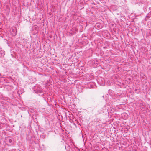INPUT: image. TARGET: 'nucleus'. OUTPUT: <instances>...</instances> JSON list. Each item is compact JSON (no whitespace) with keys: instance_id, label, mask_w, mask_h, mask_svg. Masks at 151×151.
<instances>
[{"instance_id":"nucleus-1","label":"nucleus","mask_w":151,"mask_h":151,"mask_svg":"<svg viewBox=\"0 0 151 151\" xmlns=\"http://www.w3.org/2000/svg\"><path fill=\"white\" fill-rule=\"evenodd\" d=\"M11 33L13 36H15L17 34V30L16 28L12 29L11 31Z\"/></svg>"},{"instance_id":"nucleus-2","label":"nucleus","mask_w":151,"mask_h":151,"mask_svg":"<svg viewBox=\"0 0 151 151\" xmlns=\"http://www.w3.org/2000/svg\"><path fill=\"white\" fill-rule=\"evenodd\" d=\"M5 55V52L1 50L0 51V57H1Z\"/></svg>"},{"instance_id":"nucleus-3","label":"nucleus","mask_w":151,"mask_h":151,"mask_svg":"<svg viewBox=\"0 0 151 151\" xmlns=\"http://www.w3.org/2000/svg\"><path fill=\"white\" fill-rule=\"evenodd\" d=\"M151 15V12H150L149 13H148L147 15L146 16V18H147V19L149 18Z\"/></svg>"},{"instance_id":"nucleus-4","label":"nucleus","mask_w":151,"mask_h":151,"mask_svg":"<svg viewBox=\"0 0 151 151\" xmlns=\"http://www.w3.org/2000/svg\"><path fill=\"white\" fill-rule=\"evenodd\" d=\"M37 93H42V90L39 89L37 91Z\"/></svg>"},{"instance_id":"nucleus-5","label":"nucleus","mask_w":151,"mask_h":151,"mask_svg":"<svg viewBox=\"0 0 151 151\" xmlns=\"http://www.w3.org/2000/svg\"><path fill=\"white\" fill-rule=\"evenodd\" d=\"M69 148V145H66V146H65V149H66L67 150H68V148Z\"/></svg>"},{"instance_id":"nucleus-6","label":"nucleus","mask_w":151,"mask_h":151,"mask_svg":"<svg viewBox=\"0 0 151 151\" xmlns=\"http://www.w3.org/2000/svg\"><path fill=\"white\" fill-rule=\"evenodd\" d=\"M9 142L10 143H11L12 142V140H11V139H9Z\"/></svg>"},{"instance_id":"nucleus-7","label":"nucleus","mask_w":151,"mask_h":151,"mask_svg":"<svg viewBox=\"0 0 151 151\" xmlns=\"http://www.w3.org/2000/svg\"><path fill=\"white\" fill-rule=\"evenodd\" d=\"M148 19H147V18H146V17L145 18V20H147Z\"/></svg>"},{"instance_id":"nucleus-8","label":"nucleus","mask_w":151,"mask_h":151,"mask_svg":"<svg viewBox=\"0 0 151 151\" xmlns=\"http://www.w3.org/2000/svg\"><path fill=\"white\" fill-rule=\"evenodd\" d=\"M27 68V69H28V68H27H27Z\"/></svg>"}]
</instances>
